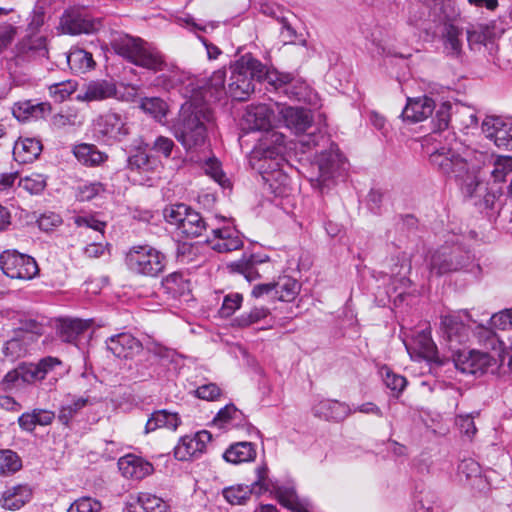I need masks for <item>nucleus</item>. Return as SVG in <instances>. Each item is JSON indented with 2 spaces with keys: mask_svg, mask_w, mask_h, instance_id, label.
<instances>
[{
  "mask_svg": "<svg viewBox=\"0 0 512 512\" xmlns=\"http://www.w3.org/2000/svg\"><path fill=\"white\" fill-rule=\"evenodd\" d=\"M270 314L269 309L265 307H255L247 313H243L232 321L233 327L247 328L258 323Z\"/></svg>",
  "mask_w": 512,
  "mask_h": 512,
  "instance_id": "a19ab883",
  "label": "nucleus"
},
{
  "mask_svg": "<svg viewBox=\"0 0 512 512\" xmlns=\"http://www.w3.org/2000/svg\"><path fill=\"white\" fill-rule=\"evenodd\" d=\"M440 328L443 337L452 344H461L467 338L468 328L459 315L447 314L441 317Z\"/></svg>",
  "mask_w": 512,
  "mask_h": 512,
  "instance_id": "f3484780",
  "label": "nucleus"
},
{
  "mask_svg": "<svg viewBox=\"0 0 512 512\" xmlns=\"http://www.w3.org/2000/svg\"><path fill=\"white\" fill-rule=\"evenodd\" d=\"M243 296L240 293L233 292L227 294L224 299L219 314L221 317L227 318L233 315L242 305Z\"/></svg>",
  "mask_w": 512,
  "mask_h": 512,
  "instance_id": "3c124183",
  "label": "nucleus"
},
{
  "mask_svg": "<svg viewBox=\"0 0 512 512\" xmlns=\"http://www.w3.org/2000/svg\"><path fill=\"white\" fill-rule=\"evenodd\" d=\"M491 321L495 327L502 330L512 327V308L494 314Z\"/></svg>",
  "mask_w": 512,
  "mask_h": 512,
  "instance_id": "774afa93",
  "label": "nucleus"
},
{
  "mask_svg": "<svg viewBox=\"0 0 512 512\" xmlns=\"http://www.w3.org/2000/svg\"><path fill=\"white\" fill-rule=\"evenodd\" d=\"M232 272L242 274L249 282L261 278L263 274H268L273 269V263L266 254L253 253L232 262L229 266Z\"/></svg>",
  "mask_w": 512,
  "mask_h": 512,
  "instance_id": "6e6552de",
  "label": "nucleus"
},
{
  "mask_svg": "<svg viewBox=\"0 0 512 512\" xmlns=\"http://www.w3.org/2000/svg\"><path fill=\"white\" fill-rule=\"evenodd\" d=\"M225 80V69H219L213 72L208 80L207 88L211 92V95L216 99H220L223 94H227V89L225 88Z\"/></svg>",
  "mask_w": 512,
  "mask_h": 512,
  "instance_id": "de8ad7c7",
  "label": "nucleus"
},
{
  "mask_svg": "<svg viewBox=\"0 0 512 512\" xmlns=\"http://www.w3.org/2000/svg\"><path fill=\"white\" fill-rule=\"evenodd\" d=\"M61 24L66 32L72 35L90 33L93 30L92 22L77 12H66L61 19Z\"/></svg>",
  "mask_w": 512,
  "mask_h": 512,
  "instance_id": "c756f323",
  "label": "nucleus"
},
{
  "mask_svg": "<svg viewBox=\"0 0 512 512\" xmlns=\"http://www.w3.org/2000/svg\"><path fill=\"white\" fill-rule=\"evenodd\" d=\"M278 502L293 512H310V505L307 501L301 500L294 490L279 488L276 491Z\"/></svg>",
  "mask_w": 512,
  "mask_h": 512,
  "instance_id": "473e14b6",
  "label": "nucleus"
},
{
  "mask_svg": "<svg viewBox=\"0 0 512 512\" xmlns=\"http://www.w3.org/2000/svg\"><path fill=\"white\" fill-rule=\"evenodd\" d=\"M125 264L133 274L156 277L164 271L166 257L150 245H135L126 252Z\"/></svg>",
  "mask_w": 512,
  "mask_h": 512,
  "instance_id": "39448f33",
  "label": "nucleus"
},
{
  "mask_svg": "<svg viewBox=\"0 0 512 512\" xmlns=\"http://www.w3.org/2000/svg\"><path fill=\"white\" fill-rule=\"evenodd\" d=\"M462 36V30L454 25H449L446 28L444 35V48L447 54L451 56H459L462 50V42L460 37Z\"/></svg>",
  "mask_w": 512,
  "mask_h": 512,
  "instance_id": "79ce46f5",
  "label": "nucleus"
},
{
  "mask_svg": "<svg viewBox=\"0 0 512 512\" xmlns=\"http://www.w3.org/2000/svg\"><path fill=\"white\" fill-rule=\"evenodd\" d=\"M435 107V102L430 97L408 98L402 117L412 123L420 122L431 116Z\"/></svg>",
  "mask_w": 512,
  "mask_h": 512,
  "instance_id": "2eb2a0df",
  "label": "nucleus"
},
{
  "mask_svg": "<svg viewBox=\"0 0 512 512\" xmlns=\"http://www.w3.org/2000/svg\"><path fill=\"white\" fill-rule=\"evenodd\" d=\"M266 142L272 144V146H268L263 151V161L266 159H274L275 166L279 167L280 161H283V154L285 152V137L283 134L272 131L268 133L266 136Z\"/></svg>",
  "mask_w": 512,
  "mask_h": 512,
  "instance_id": "7c9ffc66",
  "label": "nucleus"
},
{
  "mask_svg": "<svg viewBox=\"0 0 512 512\" xmlns=\"http://www.w3.org/2000/svg\"><path fill=\"white\" fill-rule=\"evenodd\" d=\"M67 62L70 69L75 73H85L95 66L92 54L79 47H74L70 50Z\"/></svg>",
  "mask_w": 512,
  "mask_h": 512,
  "instance_id": "cd10ccee",
  "label": "nucleus"
},
{
  "mask_svg": "<svg viewBox=\"0 0 512 512\" xmlns=\"http://www.w3.org/2000/svg\"><path fill=\"white\" fill-rule=\"evenodd\" d=\"M212 440V434L202 430L193 436H184L174 448V456L180 461H188L200 457Z\"/></svg>",
  "mask_w": 512,
  "mask_h": 512,
  "instance_id": "1a4fd4ad",
  "label": "nucleus"
},
{
  "mask_svg": "<svg viewBox=\"0 0 512 512\" xmlns=\"http://www.w3.org/2000/svg\"><path fill=\"white\" fill-rule=\"evenodd\" d=\"M79 123L78 115L71 111H61L54 114L51 118V124L56 129H62L66 126H75Z\"/></svg>",
  "mask_w": 512,
  "mask_h": 512,
  "instance_id": "6e6d98bb",
  "label": "nucleus"
},
{
  "mask_svg": "<svg viewBox=\"0 0 512 512\" xmlns=\"http://www.w3.org/2000/svg\"><path fill=\"white\" fill-rule=\"evenodd\" d=\"M214 123L212 110L205 105L182 106L173 125V135L187 151L202 147L208 138V130Z\"/></svg>",
  "mask_w": 512,
  "mask_h": 512,
  "instance_id": "7ed1b4c3",
  "label": "nucleus"
},
{
  "mask_svg": "<svg viewBox=\"0 0 512 512\" xmlns=\"http://www.w3.org/2000/svg\"><path fill=\"white\" fill-rule=\"evenodd\" d=\"M504 125V121L499 117H487L482 123V131L487 138L494 140V136Z\"/></svg>",
  "mask_w": 512,
  "mask_h": 512,
  "instance_id": "338daca9",
  "label": "nucleus"
},
{
  "mask_svg": "<svg viewBox=\"0 0 512 512\" xmlns=\"http://www.w3.org/2000/svg\"><path fill=\"white\" fill-rule=\"evenodd\" d=\"M318 176L312 178V185L318 187L321 192L329 186V182L334 177L336 163L332 154H322L317 161Z\"/></svg>",
  "mask_w": 512,
  "mask_h": 512,
  "instance_id": "b1692460",
  "label": "nucleus"
},
{
  "mask_svg": "<svg viewBox=\"0 0 512 512\" xmlns=\"http://www.w3.org/2000/svg\"><path fill=\"white\" fill-rule=\"evenodd\" d=\"M253 488L249 485H233L222 490V495L231 505H243L253 494Z\"/></svg>",
  "mask_w": 512,
  "mask_h": 512,
  "instance_id": "ea45409f",
  "label": "nucleus"
},
{
  "mask_svg": "<svg viewBox=\"0 0 512 512\" xmlns=\"http://www.w3.org/2000/svg\"><path fill=\"white\" fill-rule=\"evenodd\" d=\"M452 105L449 102H443L436 110L435 125L438 130L448 128L451 118Z\"/></svg>",
  "mask_w": 512,
  "mask_h": 512,
  "instance_id": "680f3d73",
  "label": "nucleus"
},
{
  "mask_svg": "<svg viewBox=\"0 0 512 512\" xmlns=\"http://www.w3.org/2000/svg\"><path fill=\"white\" fill-rule=\"evenodd\" d=\"M88 398H68L59 409L58 420L61 424L68 426L72 419L88 404Z\"/></svg>",
  "mask_w": 512,
  "mask_h": 512,
  "instance_id": "72a5a7b5",
  "label": "nucleus"
},
{
  "mask_svg": "<svg viewBox=\"0 0 512 512\" xmlns=\"http://www.w3.org/2000/svg\"><path fill=\"white\" fill-rule=\"evenodd\" d=\"M139 346V341L127 333L111 337L108 343L109 350L119 358H127L130 351L139 348Z\"/></svg>",
  "mask_w": 512,
  "mask_h": 512,
  "instance_id": "c85d7f7f",
  "label": "nucleus"
},
{
  "mask_svg": "<svg viewBox=\"0 0 512 512\" xmlns=\"http://www.w3.org/2000/svg\"><path fill=\"white\" fill-rule=\"evenodd\" d=\"M459 268V264L453 261L451 254L437 251L431 257L430 270L431 273L440 276L442 274L456 271Z\"/></svg>",
  "mask_w": 512,
  "mask_h": 512,
  "instance_id": "4c0bfd02",
  "label": "nucleus"
},
{
  "mask_svg": "<svg viewBox=\"0 0 512 512\" xmlns=\"http://www.w3.org/2000/svg\"><path fill=\"white\" fill-rule=\"evenodd\" d=\"M166 221L174 225L179 235L186 238L199 237L207 229V223L201 214L185 204H176L165 208Z\"/></svg>",
  "mask_w": 512,
  "mask_h": 512,
  "instance_id": "423d86ee",
  "label": "nucleus"
},
{
  "mask_svg": "<svg viewBox=\"0 0 512 512\" xmlns=\"http://www.w3.org/2000/svg\"><path fill=\"white\" fill-rule=\"evenodd\" d=\"M265 66L251 55H243L236 61L231 72L227 94L235 100L245 101L254 92L253 81L262 80Z\"/></svg>",
  "mask_w": 512,
  "mask_h": 512,
  "instance_id": "20e7f679",
  "label": "nucleus"
},
{
  "mask_svg": "<svg viewBox=\"0 0 512 512\" xmlns=\"http://www.w3.org/2000/svg\"><path fill=\"white\" fill-rule=\"evenodd\" d=\"M22 51L30 58H47V38L43 35H31L22 43Z\"/></svg>",
  "mask_w": 512,
  "mask_h": 512,
  "instance_id": "c9c22d12",
  "label": "nucleus"
},
{
  "mask_svg": "<svg viewBox=\"0 0 512 512\" xmlns=\"http://www.w3.org/2000/svg\"><path fill=\"white\" fill-rule=\"evenodd\" d=\"M32 491L25 485L7 489L0 500L1 506L8 510H19L31 500Z\"/></svg>",
  "mask_w": 512,
  "mask_h": 512,
  "instance_id": "5701e85b",
  "label": "nucleus"
},
{
  "mask_svg": "<svg viewBox=\"0 0 512 512\" xmlns=\"http://www.w3.org/2000/svg\"><path fill=\"white\" fill-rule=\"evenodd\" d=\"M492 357L486 352L470 351L460 354L455 360V366L462 373L483 374L492 364Z\"/></svg>",
  "mask_w": 512,
  "mask_h": 512,
  "instance_id": "9b49d317",
  "label": "nucleus"
},
{
  "mask_svg": "<svg viewBox=\"0 0 512 512\" xmlns=\"http://www.w3.org/2000/svg\"><path fill=\"white\" fill-rule=\"evenodd\" d=\"M137 503L142 512H169V506L162 498L148 492H140Z\"/></svg>",
  "mask_w": 512,
  "mask_h": 512,
  "instance_id": "58836bf2",
  "label": "nucleus"
},
{
  "mask_svg": "<svg viewBox=\"0 0 512 512\" xmlns=\"http://www.w3.org/2000/svg\"><path fill=\"white\" fill-rule=\"evenodd\" d=\"M35 343V336L27 331H21L15 337L6 341L2 353L10 361H15L28 354Z\"/></svg>",
  "mask_w": 512,
  "mask_h": 512,
  "instance_id": "dca6fc26",
  "label": "nucleus"
},
{
  "mask_svg": "<svg viewBox=\"0 0 512 512\" xmlns=\"http://www.w3.org/2000/svg\"><path fill=\"white\" fill-rule=\"evenodd\" d=\"M194 393L200 399L214 401L221 395V390L216 384L209 383L199 386Z\"/></svg>",
  "mask_w": 512,
  "mask_h": 512,
  "instance_id": "0e129e2a",
  "label": "nucleus"
},
{
  "mask_svg": "<svg viewBox=\"0 0 512 512\" xmlns=\"http://www.w3.org/2000/svg\"><path fill=\"white\" fill-rule=\"evenodd\" d=\"M164 292L171 298H179L190 292V281L180 272H173L162 280Z\"/></svg>",
  "mask_w": 512,
  "mask_h": 512,
  "instance_id": "bb28decb",
  "label": "nucleus"
},
{
  "mask_svg": "<svg viewBox=\"0 0 512 512\" xmlns=\"http://www.w3.org/2000/svg\"><path fill=\"white\" fill-rule=\"evenodd\" d=\"M140 107L145 113L158 120L165 118L168 111L166 102L158 97L143 98Z\"/></svg>",
  "mask_w": 512,
  "mask_h": 512,
  "instance_id": "c03bdc74",
  "label": "nucleus"
},
{
  "mask_svg": "<svg viewBox=\"0 0 512 512\" xmlns=\"http://www.w3.org/2000/svg\"><path fill=\"white\" fill-rule=\"evenodd\" d=\"M211 248L219 253H228L243 247V241L237 230L222 228L213 230V237L207 240Z\"/></svg>",
  "mask_w": 512,
  "mask_h": 512,
  "instance_id": "ddd939ff",
  "label": "nucleus"
},
{
  "mask_svg": "<svg viewBox=\"0 0 512 512\" xmlns=\"http://www.w3.org/2000/svg\"><path fill=\"white\" fill-rule=\"evenodd\" d=\"M257 479L250 485L255 494H262L270 488V480L268 478V468L266 465L257 467Z\"/></svg>",
  "mask_w": 512,
  "mask_h": 512,
  "instance_id": "bf43d9fd",
  "label": "nucleus"
},
{
  "mask_svg": "<svg viewBox=\"0 0 512 512\" xmlns=\"http://www.w3.org/2000/svg\"><path fill=\"white\" fill-rule=\"evenodd\" d=\"M409 353L428 361L437 359V347L431 337V329L426 327L415 333L410 344H406Z\"/></svg>",
  "mask_w": 512,
  "mask_h": 512,
  "instance_id": "4468645a",
  "label": "nucleus"
},
{
  "mask_svg": "<svg viewBox=\"0 0 512 512\" xmlns=\"http://www.w3.org/2000/svg\"><path fill=\"white\" fill-rule=\"evenodd\" d=\"M198 246L188 242H180L177 245L176 257L182 263H191L196 260Z\"/></svg>",
  "mask_w": 512,
  "mask_h": 512,
  "instance_id": "4d7b16f0",
  "label": "nucleus"
},
{
  "mask_svg": "<svg viewBox=\"0 0 512 512\" xmlns=\"http://www.w3.org/2000/svg\"><path fill=\"white\" fill-rule=\"evenodd\" d=\"M255 457V446L251 442H238L232 444L223 454V458L232 464L250 462L253 461Z\"/></svg>",
  "mask_w": 512,
  "mask_h": 512,
  "instance_id": "393cba45",
  "label": "nucleus"
},
{
  "mask_svg": "<svg viewBox=\"0 0 512 512\" xmlns=\"http://www.w3.org/2000/svg\"><path fill=\"white\" fill-rule=\"evenodd\" d=\"M118 467L122 475L131 479H142L153 471V466L135 455H126L118 461Z\"/></svg>",
  "mask_w": 512,
  "mask_h": 512,
  "instance_id": "6ab92c4d",
  "label": "nucleus"
},
{
  "mask_svg": "<svg viewBox=\"0 0 512 512\" xmlns=\"http://www.w3.org/2000/svg\"><path fill=\"white\" fill-rule=\"evenodd\" d=\"M279 113L285 126L295 134H302L312 126L313 117L309 110L285 106Z\"/></svg>",
  "mask_w": 512,
  "mask_h": 512,
  "instance_id": "f8f14e48",
  "label": "nucleus"
},
{
  "mask_svg": "<svg viewBox=\"0 0 512 512\" xmlns=\"http://www.w3.org/2000/svg\"><path fill=\"white\" fill-rule=\"evenodd\" d=\"M115 86L107 81H92L76 96L78 101H101L115 94Z\"/></svg>",
  "mask_w": 512,
  "mask_h": 512,
  "instance_id": "412c9836",
  "label": "nucleus"
},
{
  "mask_svg": "<svg viewBox=\"0 0 512 512\" xmlns=\"http://www.w3.org/2000/svg\"><path fill=\"white\" fill-rule=\"evenodd\" d=\"M43 147L35 138H20L13 147L14 159L19 163H30L38 158Z\"/></svg>",
  "mask_w": 512,
  "mask_h": 512,
  "instance_id": "aec40b11",
  "label": "nucleus"
},
{
  "mask_svg": "<svg viewBox=\"0 0 512 512\" xmlns=\"http://www.w3.org/2000/svg\"><path fill=\"white\" fill-rule=\"evenodd\" d=\"M300 290L299 283L289 277L283 276L275 282V300L290 302L295 299Z\"/></svg>",
  "mask_w": 512,
  "mask_h": 512,
  "instance_id": "f704fd0d",
  "label": "nucleus"
},
{
  "mask_svg": "<svg viewBox=\"0 0 512 512\" xmlns=\"http://www.w3.org/2000/svg\"><path fill=\"white\" fill-rule=\"evenodd\" d=\"M102 192H104V186L102 183H88L79 188L78 197L81 201H90Z\"/></svg>",
  "mask_w": 512,
  "mask_h": 512,
  "instance_id": "e2e57ef3",
  "label": "nucleus"
},
{
  "mask_svg": "<svg viewBox=\"0 0 512 512\" xmlns=\"http://www.w3.org/2000/svg\"><path fill=\"white\" fill-rule=\"evenodd\" d=\"M0 267L11 279L30 280L39 272L34 258L16 250H5L1 253Z\"/></svg>",
  "mask_w": 512,
  "mask_h": 512,
  "instance_id": "0eeeda50",
  "label": "nucleus"
},
{
  "mask_svg": "<svg viewBox=\"0 0 512 512\" xmlns=\"http://www.w3.org/2000/svg\"><path fill=\"white\" fill-rule=\"evenodd\" d=\"M458 473L467 480L477 478L481 474V467L474 459H464L458 465Z\"/></svg>",
  "mask_w": 512,
  "mask_h": 512,
  "instance_id": "052dcab7",
  "label": "nucleus"
},
{
  "mask_svg": "<svg viewBox=\"0 0 512 512\" xmlns=\"http://www.w3.org/2000/svg\"><path fill=\"white\" fill-rule=\"evenodd\" d=\"M21 468V461L17 454L11 450H0V473L9 474Z\"/></svg>",
  "mask_w": 512,
  "mask_h": 512,
  "instance_id": "09e8293b",
  "label": "nucleus"
},
{
  "mask_svg": "<svg viewBox=\"0 0 512 512\" xmlns=\"http://www.w3.org/2000/svg\"><path fill=\"white\" fill-rule=\"evenodd\" d=\"M145 149L143 145V150L139 149L135 154L128 157V169L137 172H149L153 170L154 160L145 152Z\"/></svg>",
  "mask_w": 512,
  "mask_h": 512,
  "instance_id": "37998d69",
  "label": "nucleus"
},
{
  "mask_svg": "<svg viewBox=\"0 0 512 512\" xmlns=\"http://www.w3.org/2000/svg\"><path fill=\"white\" fill-rule=\"evenodd\" d=\"M95 131L107 140L121 141L129 134L126 119L115 112H107L95 121Z\"/></svg>",
  "mask_w": 512,
  "mask_h": 512,
  "instance_id": "9d476101",
  "label": "nucleus"
},
{
  "mask_svg": "<svg viewBox=\"0 0 512 512\" xmlns=\"http://www.w3.org/2000/svg\"><path fill=\"white\" fill-rule=\"evenodd\" d=\"M101 509L100 501L91 497H81L70 505L67 512H100Z\"/></svg>",
  "mask_w": 512,
  "mask_h": 512,
  "instance_id": "603ef678",
  "label": "nucleus"
},
{
  "mask_svg": "<svg viewBox=\"0 0 512 512\" xmlns=\"http://www.w3.org/2000/svg\"><path fill=\"white\" fill-rule=\"evenodd\" d=\"M73 153L77 160L86 166H97L105 161L106 156L93 144L76 145Z\"/></svg>",
  "mask_w": 512,
  "mask_h": 512,
  "instance_id": "2f4dec72",
  "label": "nucleus"
},
{
  "mask_svg": "<svg viewBox=\"0 0 512 512\" xmlns=\"http://www.w3.org/2000/svg\"><path fill=\"white\" fill-rule=\"evenodd\" d=\"M485 155L463 146L453 138L448 144L436 148L429 162L440 174L456 181L468 195H472L479 184L478 173Z\"/></svg>",
  "mask_w": 512,
  "mask_h": 512,
  "instance_id": "f257e3e1",
  "label": "nucleus"
},
{
  "mask_svg": "<svg viewBox=\"0 0 512 512\" xmlns=\"http://www.w3.org/2000/svg\"><path fill=\"white\" fill-rule=\"evenodd\" d=\"M272 119L273 113L265 104L251 106L246 113V121L254 130H268Z\"/></svg>",
  "mask_w": 512,
  "mask_h": 512,
  "instance_id": "a878e982",
  "label": "nucleus"
},
{
  "mask_svg": "<svg viewBox=\"0 0 512 512\" xmlns=\"http://www.w3.org/2000/svg\"><path fill=\"white\" fill-rule=\"evenodd\" d=\"M89 320L81 319H60L57 326V333L62 341L73 343L77 338L90 328Z\"/></svg>",
  "mask_w": 512,
  "mask_h": 512,
  "instance_id": "4be33fe9",
  "label": "nucleus"
},
{
  "mask_svg": "<svg viewBox=\"0 0 512 512\" xmlns=\"http://www.w3.org/2000/svg\"><path fill=\"white\" fill-rule=\"evenodd\" d=\"M243 420V414L238 410L235 405L228 404L220 409L215 416L213 422L219 428H227L228 426H238Z\"/></svg>",
  "mask_w": 512,
  "mask_h": 512,
  "instance_id": "e433bc0d",
  "label": "nucleus"
},
{
  "mask_svg": "<svg viewBox=\"0 0 512 512\" xmlns=\"http://www.w3.org/2000/svg\"><path fill=\"white\" fill-rule=\"evenodd\" d=\"M456 424L462 434L472 439L477 432L474 418L471 415H459L456 418Z\"/></svg>",
  "mask_w": 512,
  "mask_h": 512,
  "instance_id": "69168bd1",
  "label": "nucleus"
},
{
  "mask_svg": "<svg viewBox=\"0 0 512 512\" xmlns=\"http://www.w3.org/2000/svg\"><path fill=\"white\" fill-rule=\"evenodd\" d=\"M46 110H50L49 104L39 103L34 105L30 101H26L18 103L16 107L13 109V113L17 118H28L29 116L38 117Z\"/></svg>",
  "mask_w": 512,
  "mask_h": 512,
  "instance_id": "a18cd8bd",
  "label": "nucleus"
},
{
  "mask_svg": "<svg viewBox=\"0 0 512 512\" xmlns=\"http://www.w3.org/2000/svg\"><path fill=\"white\" fill-rule=\"evenodd\" d=\"M20 377L25 384H33L37 381L43 380L41 371L36 363H21L18 365Z\"/></svg>",
  "mask_w": 512,
  "mask_h": 512,
  "instance_id": "5fc2aeb1",
  "label": "nucleus"
},
{
  "mask_svg": "<svg viewBox=\"0 0 512 512\" xmlns=\"http://www.w3.org/2000/svg\"><path fill=\"white\" fill-rule=\"evenodd\" d=\"M111 46L117 55L136 66L155 73L169 71L171 73L169 76H162L165 79L163 84L167 89L182 86L185 81H189L188 85L192 84V79L186 73L169 65L158 48L140 37L119 34L113 38Z\"/></svg>",
  "mask_w": 512,
  "mask_h": 512,
  "instance_id": "f03ea898",
  "label": "nucleus"
},
{
  "mask_svg": "<svg viewBox=\"0 0 512 512\" xmlns=\"http://www.w3.org/2000/svg\"><path fill=\"white\" fill-rule=\"evenodd\" d=\"M46 186V180L41 174H31L24 178H21L19 181V187L29 192L30 194H39L41 193Z\"/></svg>",
  "mask_w": 512,
  "mask_h": 512,
  "instance_id": "8fccbe9b",
  "label": "nucleus"
},
{
  "mask_svg": "<svg viewBox=\"0 0 512 512\" xmlns=\"http://www.w3.org/2000/svg\"><path fill=\"white\" fill-rule=\"evenodd\" d=\"M77 89V83L68 80L49 86V94L56 102H63Z\"/></svg>",
  "mask_w": 512,
  "mask_h": 512,
  "instance_id": "49530a36",
  "label": "nucleus"
},
{
  "mask_svg": "<svg viewBox=\"0 0 512 512\" xmlns=\"http://www.w3.org/2000/svg\"><path fill=\"white\" fill-rule=\"evenodd\" d=\"M73 223L77 227H86L103 233L106 223L95 218V216L87 215H76L72 217Z\"/></svg>",
  "mask_w": 512,
  "mask_h": 512,
  "instance_id": "13d9d810",
  "label": "nucleus"
},
{
  "mask_svg": "<svg viewBox=\"0 0 512 512\" xmlns=\"http://www.w3.org/2000/svg\"><path fill=\"white\" fill-rule=\"evenodd\" d=\"M144 146L145 148H150V150L155 153L162 155L164 158H170L172 151L175 148V143L171 138L160 135L154 140L151 146L148 144H144Z\"/></svg>",
  "mask_w": 512,
  "mask_h": 512,
  "instance_id": "864d4df0",
  "label": "nucleus"
},
{
  "mask_svg": "<svg viewBox=\"0 0 512 512\" xmlns=\"http://www.w3.org/2000/svg\"><path fill=\"white\" fill-rule=\"evenodd\" d=\"M314 415L331 421H342L348 417L352 410L348 404L337 400H322L313 408Z\"/></svg>",
  "mask_w": 512,
  "mask_h": 512,
  "instance_id": "a211bd4d",
  "label": "nucleus"
}]
</instances>
